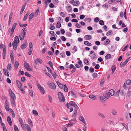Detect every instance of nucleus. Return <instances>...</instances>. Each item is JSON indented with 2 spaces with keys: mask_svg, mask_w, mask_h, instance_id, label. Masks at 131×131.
Returning <instances> with one entry per match:
<instances>
[{
  "mask_svg": "<svg viewBox=\"0 0 131 131\" xmlns=\"http://www.w3.org/2000/svg\"><path fill=\"white\" fill-rule=\"evenodd\" d=\"M57 84L61 89H62L63 88V86L64 85L60 83L59 82L57 81L56 82Z\"/></svg>",
  "mask_w": 131,
  "mask_h": 131,
  "instance_id": "b1692460",
  "label": "nucleus"
},
{
  "mask_svg": "<svg viewBox=\"0 0 131 131\" xmlns=\"http://www.w3.org/2000/svg\"><path fill=\"white\" fill-rule=\"evenodd\" d=\"M32 113L36 116L38 115V113L36 110H34L32 111Z\"/></svg>",
  "mask_w": 131,
  "mask_h": 131,
  "instance_id": "603ef678",
  "label": "nucleus"
},
{
  "mask_svg": "<svg viewBox=\"0 0 131 131\" xmlns=\"http://www.w3.org/2000/svg\"><path fill=\"white\" fill-rule=\"evenodd\" d=\"M58 98L60 102H64L65 101V98L62 93L59 92L58 93Z\"/></svg>",
  "mask_w": 131,
  "mask_h": 131,
  "instance_id": "f257e3e1",
  "label": "nucleus"
},
{
  "mask_svg": "<svg viewBox=\"0 0 131 131\" xmlns=\"http://www.w3.org/2000/svg\"><path fill=\"white\" fill-rule=\"evenodd\" d=\"M130 58V57L128 58L123 63H121L120 65L121 67H124L128 62Z\"/></svg>",
  "mask_w": 131,
  "mask_h": 131,
  "instance_id": "423d86ee",
  "label": "nucleus"
},
{
  "mask_svg": "<svg viewBox=\"0 0 131 131\" xmlns=\"http://www.w3.org/2000/svg\"><path fill=\"white\" fill-rule=\"evenodd\" d=\"M48 63L51 66V68H53L52 66V63L51 61H49L48 62Z\"/></svg>",
  "mask_w": 131,
  "mask_h": 131,
  "instance_id": "69168bd1",
  "label": "nucleus"
},
{
  "mask_svg": "<svg viewBox=\"0 0 131 131\" xmlns=\"http://www.w3.org/2000/svg\"><path fill=\"white\" fill-rule=\"evenodd\" d=\"M84 63L86 65H88L89 64V61L86 59L84 60Z\"/></svg>",
  "mask_w": 131,
  "mask_h": 131,
  "instance_id": "a18cd8bd",
  "label": "nucleus"
},
{
  "mask_svg": "<svg viewBox=\"0 0 131 131\" xmlns=\"http://www.w3.org/2000/svg\"><path fill=\"white\" fill-rule=\"evenodd\" d=\"M102 96H100V101L102 102H104L106 101V99L105 98Z\"/></svg>",
  "mask_w": 131,
  "mask_h": 131,
  "instance_id": "412c9836",
  "label": "nucleus"
},
{
  "mask_svg": "<svg viewBox=\"0 0 131 131\" xmlns=\"http://www.w3.org/2000/svg\"><path fill=\"white\" fill-rule=\"evenodd\" d=\"M100 19L98 17H96L94 19L95 22L97 23L99 20Z\"/></svg>",
  "mask_w": 131,
  "mask_h": 131,
  "instance_id": "052dcab7",
  "label": "nucleus"
},
{
  "mask_svg": "<svg viewBox=\"0 0 131 131\" xmlns=\"http://www.w3.org/2000/svg\"><path fill=\"white\" fill-rule=\"evenodd\" d=\"M71 95V96H72L73 97L77 98V97L74 94L73 92L72 91H71L70 92Z\"/></svg>",
  "mask_w": 131,
  "mask_h": 131,
  "instance_id": "7c9ffc66",
  "label": "nucleus"
},
{
  "mask_svg": "<svg viewBox=\"0 0 131 131\" xmlns=\"http://www.w3.org/2000/svg\"><path fill=\"white\" fill-rule=\"evenodd\" d=\"M24 65L25 69L27 71H32V69L30 68V66L27 63L25 62L24 63Z\"/></svg>",
  "mask_w": 131,
  "mask_h": 131,
  "instance_id": "20e7f679",
  "label": "nucleus"
},
{
  "mask_svg": "<svg viewBox=\"0 0 131 131\" xmlns=\"http://www.w3.org/2000/svg\"><path fill=\"white\" fill-rule=\"evenodd\" d=\"M34 16V13H32L29 16V20H31V19L33 18Z\"/></svg>",
  "mask_w": 131,
  "mask_h": 131,
  "instance_id": "f704fd0d",
  "label": "nucleus"
},
{
  "mask_svg": "<svg viewBox=\"0 0 131 131\" xmlns=\"http://www.w3.org/2000/svg\"><path fill=\"white\" fill-rule=\"evenodd\" d=\"M36 61L40 64H41L42 62V60L39 58H37L36 59Z\"/></svg>",
  "mask_w": 131,
  "mask_h": 131,
  "instance_id": "72a5a7b5",
  "label": "nucleus"
},
{
  "mask_svg": "<svg viewBox=\"0 0 131 131\" xmlns=\"http://www.w3.org/2000/svg\"><path fill=\"white\" fill-rule=\"evenodd\" d=\"M29 14V13H27L26 15H25L24 16V18H23V21H25L27 19L28 16Z\"/></svg>",
  "mask_w": 131,
  "mask_h": 131,
  "instance_id": "473e14b6",
  "label": "nucleus"
},
{
  "mask_svg": "<svg viewBox=\"0 0 131 131\" xmlns=\"http://www.w3.org/2000/svg\"><path fill=\"white\" fill-rule=\"evenodd\" d=\"M51 26L49 28L50 29L53 30L55 28L54 26L52 25V24H50Z\"/></svg>",
  "mask_w": 131,
  "mask_h": 131,
  "instance_id": "864d4df0",
  "label": "nucleus"
},
{
  "mask_svg": "<svg viewBox=\"0 0 131 131\" xmlns=\"http://www.w3.org/2000/svg\"><path fill=\"white\" fill-rule=\"evenodd\" d=\"M7 69L8 70H10L12 69V68L11 67V64L10 63H9L7 66Z\"/></svg>",
  "mask_w": 131,
  "mask_h": 131,
  "instance_id": "c85d7f7f",
  "label": "nucleus"
},
{
  "mask_svg": "<svg viewBox=\"0 0 131 131\" xmlns=\"http://www.w3.org/2000/svg\"><path fill=\"white\" fill-rule=\"evenodd\" d=\"M3 71L5 75H7L8 77H9V74H8L9 72H8V71L7 70V73L6 74V71L5 69H3Z\"/></svg>",
  "mask_w": 131,
  "mask_h": 131,
  "instance_id": "c756f323",
  "label": "nucleus"
},
{
  "mask_svg": "<svg viewBox=\"0 0 131 131\" xmlns=\"http://www.w3.org/2000/svg\"><path fill=\"white\" fill-rule=\"evenodd\" d=\"M45 1L44 3L46 5H48L49 3H50L51 2V0H43Z\"/></svg>",
  "mask_w": 131,
  "mask_h": 131,
  "instance_id": "bb28decb",
  "label": "nucleus"
},
{
  "mask_svg": "<svg viewBox=\"0 0 131 131\" xmlns=\"http://www.w3.org/2000/svg\"><path fill=\"white\" fill-rule=\"evenodd\" d=\"M29 93L30 95L32 97L34 96V94L32 91V90H29Z\"/></svg>",
  "mask_w": 131,
  "mask_h": 131,
  "instance_id": "8fccbe9b",
  "label": "nucleus"
},
{
  "mask_svg": "<svg viewBox=\"0 0 131 131\" xmlns=\"http://www.w3.org/2000/svg\"><path fill=\"white\" fill-rule=\"evenodd\" d=\"M19 41H13L12 45L13 49L14 50H16L17 49V44L19 43Z\"/></svg>",
  "mask_w": 131,
  "mask_h": 131,
  "instance_id": "1a4fd4ad",
  "label": "nucleus"
},
{
  "mask_svg": "<svg viewBox=\"0 0 131 131\" xmlns=\"http://www.w3.org/2000/svg\"><path fill=\"white\" fill-rule=\"evenodd\" d=\"M19 121L22 128L24 130H26V129L25 128V124H23V121L22 119L21 118H19Z\"/></svg>",
  "mask_w": 131,
  "mask_h": 131,
  "instance_id": "9d476101",
  "label": "nucleus"
},
{
  "mask_svg": "<svg viewBox=\"0 0 131 131\" xmlns=\"http://www.w3.org/2000/svg\"><path fill=\"white\" fill-rule=\"evenodd\" d=\"M47 84L51 89H55L56 88V85L53 83H48Z\"/></svg>",
  "mask_w": 131,
  "mask_h": 131,
  "instance_id": "0eeeda50",
  "label": "nucleus"
},
{
  "mask_svg": "<svg viewBox=\"0 0 131 131\" xmlns=\"http://www.w3.org/2000/svg\"><path fill=\"white\" fill-rule=\"evenodd\" d=\"M120 90H119L116 93V94L115 95V96H118L119 95V93Z\"/></svg>",
  "mask_w": 131,
  "mask_h": 131,
  "instance_id": "0e129e2a",
  "label": "nucleus"
},
{
  "mask_svg": "<svg viewBox=\"0 0 131 131\" xmlns=\"http://www.w3.org/2000/svg\"><path fill=\"white\" fill-rule=\"evenodd\" d=\"M89 97L90 98L92 99L93 100H96V98L95 96H94L93 95H90L89 96Z\"/></svg>",
  "mask_w": 131,
  "mask_h": 131,
  "instance_id": "cd10ccee",
  "label": "nucleus"
},
{
  "mask_svg": "<svg viewBox=\"0 0 131 131\" xmlns=\"http://www.w3.org/2000/svg\"><path fill=\"white\" fill-rule=\"evenodd\" d=\"M13 53H11L10 54V56L11 60L12 61L14 60V58L13 57Z\"/></svg>",
  "mask_w": 131,
  "mask_h": 131,
  "instance_id": "09e8293b",
  "label": "nucleus"
},
{
  "mask_svg": "<svg viewBox=\"0 0 131 131\" xmlns=\"http://www.w3.org/2000/svg\"><path fill=\"white\" fill-rule=\"evenodd\" d=\"M36 84L39 89V90L42 93L44 94L45 93V90H44V88L42 87L38 83H37Z\"/></svg>",
  "mask_w": 131,
  "mask_h": 131,
  "instance_id": "39448f33",
  "label": "nucleus"
},
{
  "mask_svg": "<svg viewBox=\"0 0 131 131\" xmlns=\"http://www.w3.org/2000/svg\"><path fill=\"white\" fill-rule=\"evenodd\" d=\"M32 48V44L31 42H30L29 43V51L32 52L31 49Z\"/></svg>",
  "mask_w": 131,
  "mask_h": 131,
  "instance_id": "a878e982",
  "label": "nucleus"
},
{
  "mask_svg": "<svg viewBox=\"0 0 131 131\" xmlns=\"http://www.w3.org/2000/svg\"><path fill=\"white\" fill-rule=\"evenodd\" d=\"M28 124L30 125L31 126H33L32 124V121L30 118H28Z\"/></svg>",
  "mask_w": 131,
  "mask_h": 131,
  "instance_id": "e433bc0d",
  "label": "nucleus"
},
{
  "mask_svg": "<svg viewBox=\"0 0 131 131\" xmlns=\"http://www.w3.org/2000/svg\"><path fill=\"white\" fill-rule=\"evenodd\" d=\"M47 49L46 48H44L42 51V53H44L47 51Z\"/></svg>",
  "mask_w": 131,
  "mask_h": 131,
  "instance_id": "774afa93",
  "label": "nucleus"
},
{
  "mask_svg": "<svg viewBox=\"0 0 131 131\" xmlns=\"http://www.w3.org/2000/svg\"><path fill=\"white\" fill-rule=\"evenodd\" d=\"M69 3L70 4H72L73 5H75V2L73 0H72L71 1H70Z\"/></svg>",
  "mask_w": 131,
  "mask_h": 131,
  "instance_id": "338daca9",
  "label": "nucleus"
},
{
  "mask_svg": "<svg viewBox=\"0 0 131 131\" xmlns=\"http://www.w3.org/2000/svg\"><path fill=\"white\" fill-rule=\"evenodd\" d=\"M6 47H4L3 48V58L4 59H5V57L6 52Z\"/></svg>",
  "mask_w": 131,
  "mask_h": 131,
  "instance_id": "2eb2a0df",
  "label": "nucleus"
},
{
  "mask_svg": "<svg viewBox=\"0 0 131 131\" xmlns=\"http://www.w3.org/2000/svg\"><path fill=\"white\" fill-rule=\"evenodd\" d=\"M131 83V81L130 80H127L126 82V84L128 85H129Z\"/></svg>",
  "mask_w": 131,
  "mask_h": 131,
  "instance_id": "680f3d73",
  "label": "nucleus"
},
{
  "mask_svg": "<svg viewBox=\"0 0 131 131\" xmlns=\"http://www.w3.org/2000/svg\"><path fill=\"white\" fill-rule=\"evenodd\" d=\"M16 83L18 87L19 88L22 87V84L19 81L17 80Z\"/></svg>",
  "mask_w": 131,
  "mask_h": 131,
  "instance_id": "4be33fe9",
  "label": "nucleus"
},
{
  "mask_svg": "<svg viewBox=\"0 0 131 131\" xmlns=\"http://www.w3.org/2000/svg\"><path fill=\"white\" fill-rule=\"evenodd\" d=\"M84 38L86 40H89L92 38L91 36L89 35H86L84 36Z\"/></svg>",
  "mask_w": 131,
  "mask_h": 131,
  "instance_id": "dca6fc26",
  "label": "nucleus"
},
{
  "mask_svg": "<svg viewBox=\"0 0 131 131\" xmlns=\"http://www.w3.org/2000/svg\"><path fill=\"white\" fill-rule=\"evenodd\" d=\"M64 91L66 92H67L68 91V89L67 88L66 84L64 85Z\"/></svg>",
  "mask_w": 131,
  "mask_h": 131,
  "instance_id": "de8ad7c7",
  "label": "nucleus"
},
{
  "mask_svg": "<svg viewBox=\"0 0 131 131\" xmlns=\"http://www.w3.org/2000/svg\"><path fill=\"white\" fill-rule=\"evenodd\" d=\"M87 20L88 21V22L90 23L91 21V18H86L84 19V21L85 22Z\"/></svg>",
  "mask_w": 131,
  "mask_h": 131,
  "instance_id": "c03bdc74",
  "label": "nucleus"
},
{
  "mask_svg": "<svg viewBox=\"0 0 131 131\" xmlns=\"http://www.w3.org/2000/svg\"><path fill=\"white\" fill-rule=\"evenodd\" d=\"M111 69L112 70V73H113L116 69V67L114 65H113L112 66Z\"/></svg>",
  "mask_w": 131,
  "mask_h": 131,
  "instance_id": "58836bf2",
  "label": "nucleus"
},
{
  "mask_svg": "<svg viewBox=\"0 0 131 131\" xmlns=\"http://www.w3.org/2000/svg\"><path fill=\"white\" fill-rule=\"evenodd\" d=\"M26 6V3L24 4V5H23L22 7L21 8V10L20 12V14H21L23 13V11H24V10Z\"/></svg>",
  "mask_w": 131,
  "mask_h": 131,
  "instance_id": "a211bd4d",
  "label": "nucleus"
},
{
  "mask_svg": "<svg viewBox=\"0 0 131 131\" xmlns=\"http://www.w3.org/2000/svg\"><path fill=\"white\" fill-rule=\"evenodd\" d=\"M5 107L6 110L7 111L9 110L8 107V102L7 100H6L5 103Z\"/></svg>",
  "mask_w": 131,
  "mask_h": 131,
  "instance_id": "f8f14e48",
  "label": "nucleus"
},
{
  "mask_svg": "<svg viewBox=\"0 0 131 131\" xmlns=\"http://www.w3.org/2000/svg\"><path fill=\"white\" fill-rule=\"evenodd\" d=\"M99 24L101 25H104V21L102 20H100L99 21Z\"/></svg>",
  "mask_w": 131,
  "mask_h": 131,
  "instance_id": "4d7b16f0",
  "label": "nucleus"
},
{
  "mask_svg": "<svg viewBox=\"0 0 131 131\" xmlns=\"http://www.w3.org/2000/svg\"><path fill=\"white\" fill-rule=\"evenodd\" d=\"M46 67L47 68L48 72H50L52 75V73L50 69L47 67Z\"/></svg>",
  "mask_w": 131,
  "mask_h": 131,
  "instance_id": "13d9d810",
  "label": "nucleus"
},
{
  "mask_svg": "<svg viewBox=\"0 0 131 131\" xmlns=\"http://www.w3.org/2000/svg\"><path fill=\"white\" fill-rule=\"evenodd\" d=\"M19 66V63L17 61H16L15 62V68L16 69L18 68V66Z\"/></svg>",
  "mask_w": 131,
  "mask_h": 131,
  "instance_id": "c9c22d12",
  "label": "nucleus"
},
{
  "mask_svg": "<svg viewBox=\"0 0 131 131\" xmlns=\"http://www.w3.org/2000/svg\"><path fill=\"white\" fill-rule=\"evenodd\" d=\"M109 92V94L110 93V95L112 96H113L115 93L114 91L112 89H111L110 90Z\"/></svg>",
  "mask_w": 131,
  "mask_h": 131,
  "instance_id": "5701e85b",
  "label": "nucleus"
},
{
  "mask_svg": "<svg viewBox=\"0 0 131 131\" xmlns=\"http://www.w3.org/2000/svg\"><path fill=\"white\" fill-rule=\"evenodd\" d=\"M60 55L62 58H64L65 56V54L64 52H62L60 53Z\"/></svg>",
  "mask_w": 131,
  "mask_h": 131,
  "instance_id": "6e6d98bb",
  "label": "nucleus"
},
{
  "mask_svg": "<svg viewBox=\"0 0 131 131\" xmlns=\"http://www.w3.org/2000/svg\"><path fill=\"white\" fill-rule=\"evenodd\" d=\"M25 35V34L23 33H21L19 37L21 40H24Z\"/></svg>",
  "mask_w": 131,
  "mask_h": 131,
  "instance_id": "4468645a",
  "label": "nucleus"
},
{
  "mask_svg": "<svg viewBox=\"0 0 131 131\" xmlns=\"http://www.w3.org/2000/svg\"><path fill=\"white\" fill-rule=\"evenodd\" d=\"M113 34V32L112 30L108 31L106 34V35L107 36L112 35Z\"/></svg>",
  "mask_w": 131,
  "mask_h": 131,
  "instance_id": "2f4dec72",
  "label": "nucleus"
},
{
  "mask_svg": "<svg viewBox=\"0 0 131 131\" xmlns=\"http://www.w3.org/2000/svg\"><path fill=\"white\" fill-rule=\"evenodd\" d=\"M98 115L102 117L103 118H104L105 117L104 115L101 113H98Z\"/></svg>",
  "mask_w": 131,
  "mask_h": 131,
  "instance_id": "3c124183",
  "label": "nucleus"
},
{
  "mask_svg": "<svg viewBox=\"0 0 131 131\" xmlns=\"http://www.w3.org/2000/svg\"><path fill=\"white\" fill-rule=\"evenodd\" d=\"M24 74L25 76H27L28 77H31V75L28 72H25L24 73Z\"/></svg>",
  "mask_w": 131,
  "mask_h": 131,
  "instance_id": "5fc2aeb1",
  "label": "nucleus"
},
{
  "mask_svg": "<svg viewBox=\"0 0 131 131\" xmlns=\"http://www.w3.org/2000/svg\"><path fill=\"white\" fill-rule=\"evenodd\" d=\"M14 127L15 131H19L18 128L16 125H14Z\"/></svg>",
  "mask_w": 131,
  "mask_h": 131,
  "instance_id": "e2e57ef3",
  "label": "nucleus"
},
{
  "mask_svg": "<svg viewBox=\"0 0 131 131\" xmlns=\"http://www.w3.org/2000/svg\"><path fill=\"white\" fill-rule=\"evenodd\" d=\"M15 99H11L10 101L12 106L13 107H15Z\"/></svg>",
  "mask_w": 131,
  "mask_h": 131,
  "instance_id": "393cba45",
  "label": "nucleus"
},
{
  "mask_svg": "<svg viewBox=\"0 0 131 131\" xmlns=\"http://www.w3.org/2000/svg\"><path fill=\"white\" fill-rule=\"evenodd\" d=\"M61 26V24L59 21L57 22V24L56 25V27L58 28H59Z\"/></svg>",
  "mask_w": 131,
  "mask_h": 131,
  "instance_id": "79ce46f5",
  "label": "nucleus"
},
{
  "mask_svg": "<svg viewBox=\"0 0 131 131\" xmlns=\"http://www.w3.org/2000/svg\"><path fill=\"white\" fill-rule=\"evenodd\" d=\"M10 95L11 97L12 98V99H15L16 97L14 93H10Z\"/></svg>",
  "mask_w": 131,
  "mask_h": 131,
  "instance_id": "a19ab883",
  "label": "nucleus"
},
{
  "mask_svg": "<svg viewBox=\"0 0 131 131\" xmlns=\"http://www.w3.org/2000/svg\"><path fill=\"white\" fill-rule=\"evenodd\" d=\"M77 109H74L73 112V113L72 115V118H73V119H71L69 121V122H70L71 121H76V117H77Z\"/></svg>",
  "mask_w": 131,
  "mask_h": 131,
  "instance_id": "f03ea898",
  "label": "nucleus"
},
{
  "mask_svg": "<svg viewBox=\"0 0 131 131\" xmlns=\"http://www.w3.org/2000/svg\"><path fill=\"white\" fill-rule=\"evenodd\" d=\"M17 24L16 23H15L12 26L11 29V31L10 32V35H12L14 32V31L15 28Z\"/></svg>",
  "mask_w": 131,
  "mask_h": 131,
  "instance_id": "6e6552de",
  "label": "nucleus"
},
{
  "mask_svg": "<svg viewBox=\"0 0 131 131\" xmlns=\"http://www.w3.org/2000/svg\"><path fill=\"white\" fill-rule=\"evenodd\" d=\"M84 44L88 46H91V44L90 43H89V41H84Z\"/></svg>",
  "mask_w": 131,
  "mask_h": 131,
  "instance_id": "37998d69",
  "label": "nucleus"
},
{
  "mask_svg": "<svg viewBox=\"0 0 131 131\" xmlns=\"http://www.w3.org/2000/svg\"><path fill=\"white\" fill-rule=\"evenodd\" d=\"M111 113L114 116L116 115L117 113V111L114 109H113L112 110Z\"/></svg>",
  "mask_w": 131,
  "mask_h": 131,
  "instance_id": "aec40b11",
  "label": "nucleus"
},
{
  "mask_svg": "<svg viewBox=\"0 0 131 131\" xmlns=\"http://www.w3.org/2000/svg\"><path fill=\"white\" fill-rule=\"evenodd\" d=\"M70 105L73 106H74L75 108V109H77L78 108V107L77 105L73 102H71L70 103H67L66 105V106L68 108H69V107H70Z\"/></svg>",
  "mask_w": 131,
  "mask_h": 131,
  "instance_id": "7ed1b4c3",
  "label": "nucleus"
},
{
  "mask_svg": "<svg viewBox=\"0 0 131 131\" xmlns=\"http://www.w3.org/2000/svg\"><path fill=\"white\" fill-rule=\"evenodd\" d=\"M25 128H26L27 131H31L30 127L27 124H25Z\"/></svg>",
  "mask_w": 131,
  "mask_h": 131,
  "instance_id": "f3484780",
  "label": "nucleus"
},
{
  "mask_svg": "<svg viewBox=\"0 0 131 131\" xmlns=\"http://www.w3.org/2000/svg\"><path fill=\"white\" fill-rule=\"evenodd\" d=\"M27 46V45L26 44H23L21 46V49H23L26 48Z\"/></svg>",
  "mask_w": 131,
  "mask_h": 131,
  "instance_id": "49530a36",
  "label": "nucleus"
},
{
  "mask_svg": "<svg viewBox=\"0 0 131 131\" xmlns=\"http://www.w3.org/2000/svg\"><path fill=\"white\" fill-rule=\"evenodd\" d=\"M79 119L80 121L83 122L85 125H87L86 123L85 120V119L82 116H80L79 117Z\"/></svg>",
  "mask_w": 131,
  "mask_h": 131,
  "instance_id": "ddd939ff",
  "label": "nucleus"
},
{
  "mask_svg": "<svg viewBox=\"0 0 131 131\" xmlns=\"http://www.w3.org/2000/svg\"><path fill=\"white\" fill-rule=\"evenodd\" d=\"M103 95L106 99H108L110 97L109 93L108 92L105 91L103 93Z\"/></svg>",
  "mask_w": 131,
  "mask_h": 131,
  "instance_id": "9b49d317",
  "label": "nucleus"
},
{
  "mask_svg": "<svg viewBox=\"0 0 131 131\" xmlns=\"http://www.w3.org/2000/svg\"><path fill=\"white\" fill-rule=\"evenodd\" d=\"M7 121L9 124L11 126L12 122L11 120L10 117L9 116H8L7 117Z\"/></svg>",
  "mask_w": 131,
  "mask_h": 131,
  "instance_id": "6ab92c4d",
  "label": "nucleus"
},
{
  "mask_svg": "<svg viewBox=\"0 0 131 131\" xmlns=\"http://www.w3.org/2000/svg\"><path fill=\"white\" fill-rule=\"evenodd\" d=\"M67 9L68 12H70L71 11L72 8L70 6H68L67 7Z\"/></svg>",
  "mask_w": 131,
  "mask_h": 131,
  "instance_id": "4c0bfd02",
  "label": "nucleus"
},
{
  "mask_svg": "<svg viewBox=\"0 0 131 131\" xmlns=\"http://www.w3.org/2000/svg\"><path fill=\"white\" fill-rule=\"evenodd\" d=\"M104 82V79H102L101 81L100 82V85L102 86Z\"/></svg>",
  "mask_w": 131,
  "mask_h": 131,
  "instance_id": "bf43d9fd",
  "label": "nucleus"
},
{
  "mask_svg": "<svg viewBox=\"0 0 131 131\" xmlns=\"http://www.w3.org/2000/svg\"><path fill=\"white\" fill-rule=\"evenodd\" d=\"M111 55L110 54H107L105 57V58L106 59H110L111 58Z\"/></svg>",
  "mask_w": 131,
  "mask_h": 131,
  "instance_id": "ea45409f",
  "label": "nucleus"
}]
</instances>
